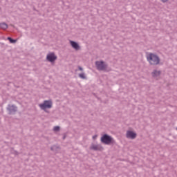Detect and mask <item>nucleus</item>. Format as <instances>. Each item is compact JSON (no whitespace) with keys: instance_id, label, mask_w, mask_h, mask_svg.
Masks as SVG:
<instances>
[{"instance_id":"obj_5","label":"nucleus","mask_w":177,"mask_h":177,"mask_svg":"<svg viewBox=\"0 0 177 177\" xmlns=\"http://www.w3.org/2000/svg\"><path fill=\"white\" fill-rule=\"evenodd\" d=\"M126 136L128 139H135L136 138V133L132 131H127Z\"/></svg>"},{"instance_id":"obj_4","label":"nucleus","mask_w":177,"mask_h":177,"mask_svg":"<svg viewBox=\"0 0 177 177\" xmlns=\"http://www.w3.org/2000/svg\"><path fill=\"white\" fill-rule=\"evenodd\" d=\"M95 66L97 68V70H100L102 71H104L107 69V64H106L102 61H97L95 62Z\"/></svg>"},{"instance_id":"obj_3","label":"nucleus","mask_w":177,"mask_h":177,"mask_svg":"<svg viewBox=\"0 0 177 177\" xmlns=\"http://www.w3.org/2000/svg\"><path fill=\"white\" fill-rule=\"evenodd\" d=\"M39 107L41 109V110H46V109H52V101L46 100L43 104H39Z\"/></svg>"},{"instance_id":"obj_12","label":"nucleus","mask_w":177,"mask_h":177,"mask_svg":"<svg viewBox=\"0 0 177 177\" xmlns=\"http://www.w3.org/2000/svg\"><path fill=\"white\" fill-rule=\"evenodd\" d=\"M8 40L10 41L11 44H16V42L17 41V40H15L11 37H8Z\"/></svg>"},{"instance_id":"obj_8","label":"nucleus","mask_w":177,"mask_h":177,"mask_svg":"<svg viewBox=\"0 0 177 177\" xmlns=\"http://www.w3.org/2000/svg\"><path fill=\"white\" fill-rule=\"evenodd\" d=\"M70 44L71 45V46L73 47L74 49H75V50H79L80 46L78 45V44H77V42L71 41Z\"/></svg>"},{"instance_id":"obj_10","label":"nucleus","mask_w":177,"mask_h":177,"mask_svg":"<svg viewBox=\"0 0 177 177\" xmlns=\"http://www.w3.org/2000/svg\"><path fill=\"white\" fill-rule=\"evenodd\" d=\"M91 150H100V147L97 145L93 144L90 147Z\"/></svg>"},{"instance_id":"obj_14","label":"nucleus","mask_w":177,"mask_h":177,"mask_svg":"<svg viewBox=\"0 0 177 177\" xmlns=\"http://www.w3.org/2000/svg\"><path fill=\"white\" fill-rule=\"evenodd\" d=\"M60 130V127L59 126H56L54 127V131H57Z\"/></svg>"},{"instance_id":"obj_15","label":"nucleus","mask_w":177,"mask_h":177,"mask_svg":"<svg viewBox=\"0 0 177 177\" xmlns=\"http://www.w3.org/2000/svg\"><path fill=\"white\" fill-rule=\"evenodd\" d=\"M161 1V2H163L164 3H165V2H168V1H169V0H160Z\"/></svg>"},{"instance_id":"obj_11","label":"nucleus","mask_w":177,"mask_h":177,"mask_svg":"<svg viewBox=\"0 0 177 177\" xmlns=\"http://www.w3.org/2000/svg\"><path fill=\"white\" fill-rule=\"evenodd\" d=\"M0 27L3 30H6V28H8V24H6V23H1L0 24Z\"/></svg>"},{"instance_id":"obj_13","label":"nucleus","mask_w":177,"mask_h":177,"mask_svg":"<svg viewBox=\"0 0 177 177\" xmlns=\"http://www.w3.org/2000/svg\"><path fill=\"white\" fill-rule=\"evenodd\" d=\"M79 77H80V78H82V80H85V78H86L85 73L79 74Z\"/></svg>"},{"instance_id":"obj_17","label":"nucleus","mask_w":177,"mask_h":177,"mask_svg":"<svg viewBox=\"0 0 177 177\" xmlns=\"http://www.w3.org/2000/svg\"><path fill=\"white\" fill-rule=\"evenodd\" d=\"M78 68H79V70H80V71H82V70H83L81 66H79Z\"/></svg>"},{"instance_id":"obj_1","label":"nucleus","mask_w":177,"mask_h":177,"mask_svg":"<svg viewBox=\"0 0 177 177\" xmlns=\"http://www.w3.org/2000/svg\"><path fill=\"white\" fill-rule=\"evenodd\" d=\"M147 60L151 66H157L160 64V57L153 53H149L147 55Z\"/></svg>"},{"instance_id":"obj_7","label":"nucleus","mask_w":177,"mask_h":177,"mask_svg":"<svg viewBox=\"0 0 177 177\" xmlns=\"http://www.w3.org/2000/svg\"><path fill=\"white\" fill-rule=\"evenodd\" d=\"M151 74H152V77H153V78H156V80H157V79L159 78L160 75H161V71L155 70V71H153L152 72Z\"/></svg>"},{"instance_id":"obj_2","label":"nucleus","mask_w":177,"mask_h":177,"mask_svg":"<svg viewBox=\"0 0 177 177\" xmlns=\"http://www.w3.org/2000/svg\"><path fill=\"white\" fill-rule=\"evenodd\" d=\"M101 142L102 143H104L105 145H110V143H114V140L111 136L104 134L102 138H101Z\"/></svg>"},{"instance_id":"obj_16","label":"nucleus","mask_w":177,"mask_h":177,"mask_svg":"<svg viewBox=\"0 0 177 177\" xmlns=\"http://www.w3.org/2000/svg\"><path fill=\"white\" fill-rule=\"evenodd\" d=\"M96 138H97V135H95V136H93V139H94V140L96 139Z\"/></svg>"},{"instance_id":"obj_9","label":"nucleus","mask_w":177,"mask_h":177,"mask_svg":"<svg viewBox=\"0 0 177 177\" xmlns=\"http://www.w3.org/2000/svg\"><path fill=\"white\" fill-rule=\"evenodd\" d=\"M8 110L10 111V113H15V111H17V108L15 105H9Z\"/></svg>"},{"instance_id":"obj_6","label":"nucleus","mask_w":177,"mask_h":177,"mask_svg":"<svg viewBox=\"0 0 177 177\" xmlns=\"http://www.w3.org/2000/svg\"><path fill=\"white\" fill-rule=\"evenodd\" d=\"M46 59H47V60H48V62H55V60H56V59H57V57H56V55H55V53H51L47 55Z\"/></svg>"}]
</instances>
